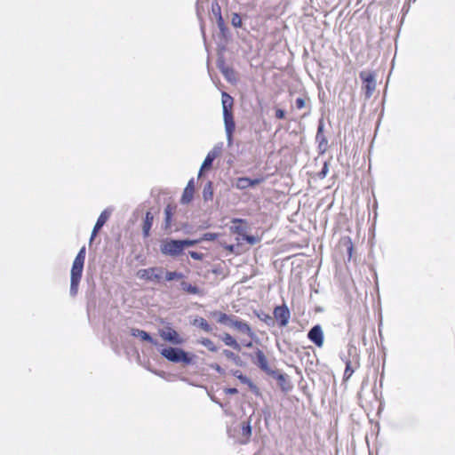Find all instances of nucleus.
Masks as SVG:
<instances>
[{
	"label": "nucleus",
	"mask_w": 455,
	"mask_h": 455,
	"mask_svg": "<svg viewBox=\"0 0 455 455\" xmlns=\"http://www.w3.org/2000/svg\"><path fill=\"white\" fill-rule=\"evenodd\" d=\"M192 324L202 329L203 331H204L205 332H208V333L212 332V326L203 317L198 316V317L195 318Z\"/></svg>",
	"instance_id": "31"
},
{
	"label": "nucleus",
	"mask_w": 455,
	"mask_h": 455,
	"mask_svg": "<svg viewBox=\"0 0 455 455\" xmlns=\"http://www.w3.org/2000/svg\"><path fill=\"white\" fill-rule=\"evenodd\" d=\"M307 339L316 347H322L324 342V334L320 324H315L307 332Z\"/></svg>",
	"instance_id": "15"
},
{
	"label": "nucleus",
	"mask_w": 455,
	"mask_h": 455,
	"mask_svg": "<svg viewBox=\"0 0 455 455\" xmlns=\"http://www.w3.org/2000/svg\"><path fill=\"white\" fill-rule=\"evenodd\" d=\"M305 106H306V100L304 98L299 97L296 99V100H295L296 108L302 109L305 108Z\"/></svg>",
	"instance_id": "49"
},
{
	"label": "nucleus",
	"mask_w": 455,
	"mask_h": 455,
	"mask_svg": "<svg viewBox=\"0 0 455 455\" xmlns=\"http://www.w3.org/2000/svg\"><path fill=\"white\" fill-rule=\"evenodd\" d=\"M323 131H324V121H323V118L321 117L319 120H318V125H317V132H316V134H322L323 133Z\"/></svg>",
	"instance_id": "51"
},
{
	"label": "nucleus",
	"mask_w": 455,
	"mask_h": 455,
	"mask_svg": "<svg viewBox=\"0 0 455 455\" xmlns=\"http://www.w3.org/2000/svg\"><path fill=\"white\" fill-rule=\"evenodd\" d=\"M231 25L235 28H240L243 26V20L239 13L233 12L231 19Z\"/></svg>",
	"instance_id": "38"
},
{
	"label": "nucleus",
	"mask_w": 455,
	"mask_h": 455,
	"mask_svg": "<svg viewBox=\"0 0 455 455\" xmlns=\"http://www.w3.org/2000/svg\"><path fill=\"white\" fill-rule=\"evenodd\" d=\"M224 393L226 395H236L238 393V389L236 387H225Z\"/></svg>",
	"instance_id": "53"
},
{
	"label": "nucleus",
	"mask_w": 455,
	"mask_h": 455,
	"mask_svg": "<svg viewBox=\"0 0 455 455\" xmlns=\"http://www.w3.org/2000/svg\"><path fill=\"white\" fill-rule=\"evenodd\" d=\"M220 236L219 233H204L199 238L200 242L204 241H215Z\"/></svg>",
	"instance_id": "40"
},
{
	"label": "nucleus",
	"mask_w": 455,
	"mask_h": 455,
	"mask_svg": "<svg viewBox=\"0 0 455 455\" xmlns=\"http://www.w3.org/2000/svg\"><path fill=\"white\" fill-rule=\"evenodd\" d=\"M222 147H223L222 142L218 143L212 148V150H210L207 153L204 160L203 161V163L201 164V168L198 172V178L201 177L203 170L212 169L214 160L219 156V155L220 154V152L222 150Z\"/></svg>",
	"instance_id": "10"
},
{
	"label": "nucleus",
	"mask_w": 455,
	"mask_h": 455,
	"mask_svg": "<svg viewBox=\"0 0 455 455\" xmlns=\"http://www.w3.org/2000/svg\"><path fill=\"white\" fill-rule=\"evenodd\" d=\"M203 199L208 202L213 197V182L209 180L206 182L203 188Z\"/></svg>",
	"instance_id": "32"
},
{
	"label": "nucleus",
	"mask_w": 455,
	"mask_h": 455,
	"mask_svg": "<svg viewBox=\"0 0 455 455\" xmlns=\"http://www.w3.org/2000/svg\"><path fill=\"white\" fill-rule=\"evenodd\" d=\"M180 242H181L183 251H185V249L187 247H192V246H195V245H196V244L201 243L200 242V238H196V239H190V238L180 239Z\"/></svg>",
	"instance_id": "37"
},
{
	"label": "nucleus",
	"mask_w": 455,
	"mask_h": 455,
	"mask_svg": "<svg viewBox=\"0 0 455 455\" xmlns=\"http://www.w3.org/2000/svg\"><path fill=\"white\" fill-rule=\"evenodd\" d=\"M340 245L346 248L347 259L350 260L354 251V244L349 236H344L340 239Z\"/></svg>",
	"instance_id": "30"
},
{
	"label": "nucleus",
	"mask_w": 455,
	"mask_h": 455,
	"mask_svg": "<svg viewBox=\"0 0 455 455\" xmlns=\"http://www.w3.org/2000/svg\"><path fill=\"white\" fill-rule=\"evenodd\" d=\"M359 77L363 82V90L365 100L371 99L376 89V74L374 71H361Z\"/></svg>",
	"instance_id": "5"
},
{
	"label": "nucleus",
	"mask_w": 455,
	"mask_h": 455,
	"mask_svg": "<svg viewBox=\"0 0 455 455\" xmlns=\"http://www.w3.org/2000/svg\"><path fill=\"white\" fill-rule=\"evenodd\" d=\"M218 28L220 30L219 37L223 41L222 43H220V44H225L227 47V44L229 43V41L232 39V35L229 31V28L226 25V22L223 19V17H220L218 20H216Z\"/></svg>",
	"instance_id": "17"
},
{
	"label": "nucleus",
	"mask_w": 455,
	"mask_h": 455,
	"mask_svg": "<svg viewBox=\"0 0 455 455\" xmlns=\"http://www.w3.org/2000/svg\"><path fill=\"white\" fill-rule=\"evenodd\" d=\"M273 318L279 327L283 328L288 325L291 318V311L288 306L283 303V305H277L273 310Z\"/></svg>",
	"instance_id": "8"
},
{
	"label": "nucleus",
	"mask_w": 455,
	"mask_h": 455,
	"mask_svg": "<svg viewBox=\"0 0 455 455\" xmlns=\"http://www.w3.org/2000/svg\"><path fill=\"white\" fill-rule=\"evenodd\" d=\"M224 248L230 252H234L235 246V244H226L224 245Z\"/></svg>",
	"instance_id": "59"
},
{
	"label": "nucleus",
	"mask_w": 455,
	"mask_h": 455,
	"mask_svg": "<svg viewBox=\"0 0 455 455\" xmlns=\"http://www.w3.org/2000/svg\"><path fill=\"white\" fill-rule=\"evenodd\" d=\"M242 435L246 438L245 441L241 442L242 444H246L251 435H252V427H251V416L246 421L242 423Z\"/></svg>",
	"instance_id": "26"
},
{
	"label": "nucleus",
	"mask_w": 455,
	"mask_h": 455,
	"mask_svg": "<svg viewBox=\"0 0 455 455\" xmlns=\"http://www.w3.org/2000/svg\"><path fill=\"white\" fill-rule=\"evenodd\" d=\"M242 237L247 243L251 245H254L259 242V238L253 235H248L245 233Z\"/></svg>",
	"instance_id": "41"
},
{
	"label": "nucleus",
	"mask_w": 455,
	"mask_h": 455,
	"mask_svg": "<svg viewBox=\"0 0 455 455\" xmlns=\"http://www.w3.org/2000/svg\"><path fill=\"white\" fill-rule=\"evenodd\" d=\"M159 335L164 341L174 346H180L185 342V339L170 324L164 329L159 330Z\"/></svg>",
	"instance_id": "9"
},
{
	"label": "nucleus",
	"mask_w": 455,
	"mask_h": 455,
	"mask_svg": "<svg viewBox=\"0 0 455 455\" xmlns=\"http://www.w3.org/2000/svg\"><path fill=\"white\" fill-rule=\"evenodd\" d=\"M211 315L216 319V321L223 325H229V322L233 315H228L219 310L211 312Z\"/></svg>",
	"instance_id": "27"
},
{
	"label": "nucleus",
	"mask_w": 455,
	"mask_h": 455,
	"mask_svg": "<svg viewBox=\"0 0 455 455\" xmlns=\"http://www.w3.org/2000/svg\"><path fill=\"white\" fill-rule=\"evenodd\" d=\"M200 30H201V33H202V36H203V38L204 40L205 41V30H204V25L203 22H201V25H200Z\"/></svg>",
	"instance_id": "60"
},
{
	"label": "nucleus",
	"mask_w": 455,
	"mask_h": 455,
	"mask_svg": "<svg viewBox=\"0 0 455 455\" xmlns=\"http://www.w3.org/2000/svg\"><path fill=\"white\" fill-rule=\"evenodd\" d=\"M326 140H327V138L324 136V134H323V133H322V134H316V135H315V141H316V142H322V143H323V141H326Z\"/></svg>",
	"instance_id": "55"
},
{
	"label": "nucleus",
	"mask_w": 455,
	"mask_h": 455,
	"mask_svg": "<svg viewBox=\"0 0 455 455\" xmlns=\"http://www.w3.org/2000/svg\"><path fill=\"white\" fill-rule=\"evenodd\" d=\"M230 222L233 224L230 227L231 233L242 236L246 233L247 220L245 219L233 218Z\"/></svg>",
	"instance_id": "18"
},
{
	"label": "nucleus",
	"mask_w": 455,
	"mask_h": 455,
	"mask_svg": "<svg viewBox=\"0 0 455 455\" xmlns=\"http://www.w3.org/2000/svg\"><path fill=\"white\" fill-rule=\"evenodd\" d=\"M181 230L185 235H192L194 233L193 227L188 222H182L175 228V232Z\"/></svg>",
	"instance_id": "36"
},
{
	"label": "nucleus",
	"mask_w": 455,
	"mask_h": 455,
	"mask_svg": "<svg viewBox=\"0 0 455 455\" xmlns=\"http://www.w3.org/2000/svg\"><path fill=\"white\" fill-rule=\"evenodd\" d=\"M194 188H195V180L194 178H191L186 188L183 190V193L180 197V204H188L193 200L194 196Z\"/></svg>",
	"instance_id": "19"
},
{
	"label": "nucleus",
	"mask_w": 455,
	"mask_h": 455,
	"mask_svg": "<svg viewBox=\"0 0 455 455\" xmlns=\"http://www.w3.org/2000/svg\"><path fill=\"white\" fill-rule=\"evenodd\" d=\"M258 454H259V452H256V453H254L253 455H258Z\"/></svg>",
	"instance_id": "63"
},
{
	"label": "nucleus",
	"mask_w": 455,
	"mask_h": 455,
	"mask_svg": "<svg viewBox=\"0 0 455 455\" xmlns=\"http://www.w3.org/2000/svg\"><path fill=\"white\" fill-rule=\"evenodd\" d=\"M328 172H329V162L328 161H324L323 164V167H322V170L317 173V177L320 180H323V179H324L327 176Z\"/></svg>",
	"instance_id": "42"
},
{
	"label": "nucleus",
	"mask_w": 455,
	"mask_h": 455,
	"mask_svg": "<svg viewBox=\"0 0 455 455\" xmlns=\"http://www.w3.org/2000/svg\"><path fill=\"white\" fill-rule=\"evenodd\" d=\"M340 358L346 364V368H345V371H344V375H343V379L346 381L351 378V376L355 372V368L352 366V362L349 358H347L342 355H340Z\"/></svg>",
	"instance_id": "28"
},
{
	"label": "nucleus",
	"mask_w": 455,
	"mask_h": 455,
	"mask_svg": "<svg viewBox=\"0 0 455 455\" xmlns=\"http://www.w3.org/2000/svg\"><path fill=\"white\" fill-rule=\"evenodd\" d=\"M242 345H243V347H247V348H251V347H253L252 340H249V341H247V340H243V341L241 342V346H242Z\"/></svg>",
	"instance_id": "57"
},
{
	"label": "nucleus",
	"mask_w": 455,
	"mask_h": 455,
	"mask_svg": "<svg viewBox=\"0 0 455 455\" xmlns=\"http://www.w3.org/2000/svg\"><path fill=\"white\" fill-rule=\"evenodd\" d=\"M85 256L86 248L85 246H82L75 257V259L73 260L70 270L69 295L71 297H76L78 293L79 284L82 279L84 267Z\"/></svg>",
	"instance_id": "3"
},
{
	"label": "nucleus",
	"mask_w": 455,
	"mask_h": 455,
	"mask_svg": "<svg viewBox=\"0 0 455 455\" xmlns=\"http://www.w3.org/2000/svg\"><path fill=\"white\" fill-rule=\"evenodd\" d=\"M219 338L224 342L226 346L232 347L237 352L241 351V344L238 343L231 334L225 332L223 335H220Z\"/></svg>",
	"instance_id": "23"
},
{
	"label": "nucleus",
	"mask_w": 455,
	"mask_h": 455,
	"mask_svg": "<svg viewBox=\"0 0 455 455\" xmlns=\"http://www.w3.org/2000/svg\"><path fill=\"white\" fill-rule=\"evenodd\" d=\"M267 375L277 380L278 386L283 392H289L291 390L292 386L285 373L279 370L272 369Z\"/></svg>",
	"instance_id": "14"
},
{
	"label": "nucleus",
	"mask_w": 455,
	"mask_h": 455,
	"mask_svg": "<svg viewBox=\"0 0 455 455\" xmlns=\"http://www.w3.org/2000/svg\"><path fill=\"white\" fill-rule=\"evenodd\" d=\"M347 354H348V356H357L358 357V361L360 360V356L359 355H357V349H356V347L352 345V344H349L348 345V347H347ZM360 366V363H358V367Z\"/></svg>",
	"instance_id": "44"
},
{
	"label": "nucleus",
	"mask_w": 455,
	"mask_h": 455,
	"mask_svg": "<svg viewBox=\"0 0 455 455\" xmlns=\"http://www.w3.org/2000/svg\"><path fill=\"white\" fill-rule=\"evenodd\" d=\"M275 116L277 118V119H284L285 116H286V111L283 108H276L275 109Z\"/></svg>",
	"instance_id": "50"
},
{
	"label": "nucleus",
	"mask_w": 455,
	"mask_h": 455,
	"mask_svg": "<svg viewBox=\"0 0 455 455\" xmlns=\"http://www.w3.org/2000/svg\"><path fill=\"white\" fill-rule=\"evenodd\" d=\"M193 259H196V260H203L204 258V254L202 253V252H198V251H188V253Z\"/></svg>",
	"instance_id": "45"
},
{
	"label": "nucleus",
	"mask_w": 455,
	"mask_h": 455,
	"mask_svg": "<svg viewBox=\"0 0 455 455\" xmlns=\"http://www.w3.org/2000/svg\"><path fill=\"white\" fill-rule=\"evenodd\" d=\"M383 379H384V369L382 370V372H381L380 378H379V384H380V386L382 385Z\"/></svg>",
	"instance_id": "61"
},
{
	"label": "nucleus",
	"mask_w": 455,
	"mask_h": 455,
	"mask_svg": "<svg viewBox=\"0 0 455 455\" xmlns=\"http://www.w3.org/2000/svg\"><path fill=\"white\" fill-rule=\"evenodd\" d=\"M174 272V280H181L185 277V275L182 272L180 271H173Z\"/></svg>",
	"instance_id": "56"
},
{
	"label": "nucleus",
	"mask_w": 455,
	"mask_h": 455,
	"mask_svg": "<svg viewBox=\"0 0 455 455\" xmlns=\"http://www.w3.org/2000/svg\"><path fill=\"white\" fill-rule=\"evenodd\" d=\"M174 210H175V207L170 204H167L164 208V223L162 226V228L164 231H168L172 227Z\"/></svg>",
	"instance_id": "22"
},
{
	"label": "nucleus",
	"mask_w": 455,
	"mask_h": 455,
	"mask_svg": "<svg viewBox=\"0 0 455 455\" xmlns=\"http://www.w3.org/2000/svg\"><path fill=\"white\" fill-rule=\"evenodd\" d=\"M197 342L202 346L205 347L211 352H217L219 349L218 347L215 346L212 340L210 339L209 338H201L200 339H198Z\"/></svg>",
	"instance_id": "34"
},
{
	"label": "nucleus",
	"mask_w": 455,
	"mask_h": 455,
	"mask_svg": "<svg viewBox=\"0 0 455 455\" xmlns=\"http://www.w3.org/2000/svg\"><path fill=\"white\" fill-rule=\"evenodd\" d=\"M111 212H112V211L110 209H108V208L105 209L104 211H102L100 212V214L98 217V219H97V220H96V222H95V224L93 226V228L92 230L91 236H90V239H89V243L90 244L95 239V237L97 236L99 231L103 228V226L108 220V219L110 218Z\"/></svg>",
	"instance_id": "12"
},
{
	"label": "nucleus",
	"mask_w": 455,
	"mask_h": 455,
	"mask_svg": "<svg viewBox=\"0 0 455 455\" xmlns=\"http://www.w3.org/2000/svg\"><path fill=\"white\" fill-rule=\"evenodd\" d=\"M248 387L250 388V390L257 396L260 395V390L259 388L257 387V385L252 381L251 380V382L247 385Z\"/></svg>",
	"instance_id": "48"
},
{
	"label": "nucleus",
	"mask_w": 455,
	"mask_h": 455,
	"mask_svg": "<svg viewBox=\"0 0 455 455\" xmlns=\"http://www.w3.org/2000/svg\"><path fill=\"white\" fill-rule=\"evenodd\" d=\"M210 399L215 403L216 404H218L220 407L223 408L224 405L223 403L217 398L215 397L214 395H210Z\"/></svg>",
	"instance_id": "58"
},
{
	"label": "nucleus",
	"mask_w": 455,
	"mask_h": 455,
	"mask_svg": "<svg viewBox=\"0 0 455 455\" xmlns=\"http://www.w3.org/2000/svg\"><path fill=\"white\" fill-rule=\"evenodd\" d=\"M317 144H318V146H317L318 155L319 156L324 155L327 151L328 140L323 141V143L317 142Z\"/></svg>",
	"instance_id": "43"
},
{
	"label": "nucleus",
	"mask_w": 455,
	"mask_h": 455,
	"mask_svg": "<svg viewBox=\"0 0 455 455\" xmlns=\"http://www.w3.org/2000/svg\"><path fill=\"white\" fill-rule=\"evenodd\" d=\"M211 271L212 274L219 275L223 273V267L220 264H219L214 266Z\"/></svg>",
	"instance_id": "52"
},
{
	"label": "nucleus",
	"mask_w": 455,
	"mask_h": 455,
	"mask_svg": "<svg viewBox=\"0 0 455 455\" xmlns=\"http://www.w3.org/2000/svg\"><path fill=\"white\" fill-rule=\"evenodd\" d=\"M210 227L209 224H203L199 227V229H205V228H208Z\"/></svg>",
	"instance_id": "62"
},
{
	"label": "nucleus",
	"mask_w": 455,
	"mask_h": 455,
	"mask_svg": "<svg viewBox=\"0 0 455 455\" xmlns=\"http://www.w3.org/2000/svg\"><path fill=\"white\" fill-rule=\"evenodd\" d=\"M231 374L236 378L242 384L248 385L251 382V379L244 375L241 371L239 370H232Z\"/></svg>",
	"instance_id": "35"
},
{
	"label": "nucleus",
	"mask_w": 455,
	"mask_h": 455,
	"mask_svg": "<svg viewBox=\"0 0 455 455\" xmlns=\"http://www.w3.org/2000/svg\"><path fill=\"white\" fill-rule=\"evenodd\" d=\"M130 334L131 336L139 338L141 341L148 342L156 347H163V344H161L156 339L153 338L149 332L144 330L131 328Z\"/></svg>",
	"instance_id": "16"
},
{
	"label": "nucleus",
	"mask_w": 455,
	"mask_h": 455,
	"mask_svg": "<svg viewBox=\"0 0 455 455\" xmlns=\"http://www.w3.org/2000/svg\"><path fill=\"white\" fill-rule=\"evenodd\" d=\"M163 273L164 268L162 267H151L140 269L137 272V276L139 279L145 280L147 282L160 283Z\"/></svg>",
	"instance_id": "7"
},
{
	"label": "nucleus",
	"mask_w": 455,
	"mask_h": 455,
	"mask_svg": "<svg viewBox=\"0 0 455 455\" xmlns=\"http://www.w3.org/2000/svg\"><path fill=\"white\" fill-rule=\"evenodd\" d=\"M228 326H232L238 330L239 331H241L242 333L248 335L252 340L256 341L257 343L259 342V337L254 333L251 326L246 322L238 319L236 316H232Z\"/></svg>",
	"instance_id": "11"
},
{
	"label": "nucleus",
	"mask_w": 455,
	"mask_h": 455,
	"mask_svg": "<svg viewBox=\"0 0 455 455\" xmlns=\"http://www.w3.org/2000/svg\"><path fill=\"white\" fill-rule=\"evenodd\" d=\"M253 314L258 317L259 320L266 323L268 327H274L275 321L269 314L263 310H254Z\"/></svg>",
	"instance_id": "25"
},
{
	"label": "nucleus",
	"mask_w": 455,
	"mask_h": 455,
	"mask_svg": "<svg viewBox=\"0 0 455 455\" xmlns=\"http://www.w3.org/2000/svg\"><path fill=\"white\" fill-rule=\"evenodd\" d=\"M261 413L264 417V420L266 422V424H267L268 422V419L271 418V411L269 409L268 406H265L262 410H261Z\"/></svg>",
	"instance_id": "47"
},
{
	"label": "nucleus",
	"mask_w": 455,
	"mask_h": 455,
	"mask_svg": "<svg viewBox=\"0 0 455 455\" xmlns=\"http://www.w3.org/2000/svg\"><path fill=\"white\" fill-rule=\"evenodd\" d=\"M180 289L183 291L187 292L188 294L198 295V296H203L204 294V291L202 289H200L198 286L189 283L186 281L180 282Z\"/></svg>",
	"instance_id": "24"
},
{
	"label": "nucleus",
	"mask_w": 455,
	"mask_h": 455,
	"mask_svg": "<svg viewBox=\"0 0 455 455\" xmlns=\"http://www.w3.org/2000/svg\"><path fill=\"white\" fill-rule=\"evenodd\" d=\"M226 50L227 47L225 46V44H218L216 66L220 73L222 72V70L227 69L228 68V66H227L226 64V59L224 56V52Z\"/></svg>",
	"instance_id": "21"
},
{
	"label": "nucleus",
	"mask_w": 455,
	"mask_h": 455,
	"mask_svg": "<svg viewBox=\"0 0 455 455\" xmlns=\"http://www.w3.org/2000/svg\"><path fill=\"white\" fill-rule=\"evenodd\" d=\"M212 12L215 16L216 20H218L220 17H222L221 8L217 1L212 3Z\"/></svg>",
	"instance_id": "39"
},
{
	"label": "nucleus",
	"mask_w": 455,
	"mask_h": 455,
	"mask_svg": "<svg viewBox=\"0 0 455 455\" xmlns=\"http://www.w3.org/2000/svg\"><path fill=\"white\" fill-rule=\"evenodd\" d=\"M164 277H165V281H167V282L174 281V272L173 271H166Z\"/></svg>",
	"instance_id": "54"
},
{
	"label": "nucleus",
	"mask_w": 455,
	"mask_h": 455,
	"mask_svg": "<svg viewBox=\"0 0 455 455\" xmlns=\"http://www.w3.org/2000/svg\"><path fill=\"white\" fill-rule=\"evenodd\" d=\"M221 74L228 83L235 84L237 82L235 70L231 67H228L227 69L222 70Z\"/></svg>",
	"instance_id": "33"
},
{
	"label": "nucleus",
	"mask_w": 455,
	"mask_h": 455,
	"mask_svg": "<svg viewBox=\"0 0 455 455\" xmlns=\"http://www.w3.org/2000/svg\"><path fill=\"white\" fill-rule=\"evenodd\" d=\"M163 255L176 258L184 253L180 239L166 238L160 245Z\"/></svg>",
	"instance_id": "4"
},
{
	"label": "nucleus",
	"mask_w": 455,
	"mask_h": 455,
	"mask_svg": "<svg viewBox=\"0 0 455 455\" xmlns=\"http://www.w3.org/2000/svg\"><path fill=\"white\" fill-rule=\"evenodd\" d=\"M154 221V215L150 211L146 212L142 223V236L148 238L150 235V230Z\"/></svg>",
	"instance_id": "20"
},
{
	"label": "nucleus",
	"mask_w": 455,
	"mask_h": 455,
	"mask_svg": "<svg viewBox=\"0 0 455 455\" xmlns=\"http://www.w3.org/2000/svg\"><path fill=\"white\" fill-rule=\"evenodd\" d=\"M209 366L212 370H214L220 375H224L226 373L225 370L217 363H211Z\"/></svg>",
	"instance_id": "46"
},
{
	"label": "nucleus",
	"mask_w": 455,
	"mask_h": 455,
	"mask_svg": "<svg viewBox=\"0 0 455 455\" xmlns=\"http://www.w3.org/2000/svg\"><path fill=\"white\" fill-rule=\"evenodd\" d=\"M160 355L168 362L172 363H182L184 365H194L196 363L197 356L180 347H158Z\"/></svg>",
	"instance_id": "1"
},
{
	"label": "nucleus",
	"mask_w": 455,
	"mask_h": 455,
	"mask_svg": "<svg viewBox=\"0 0 455 455\" xmlns=\"http://www.w3.org/2000/svg\"><path fill=\"white\" fill-rule=\"evenodd\" d=\"M265 181L264 177L250 178V177H238L235 180V187L239 190H244L250 188H253L257 185L261 184Z\"/></svg>",
	"instance_id": "13"
},
{
	"label": "nucleus",
	"mask_w": 455,
	"mask_h": 455,
	"mask_svg": "<svg viewBox=\"0 0 455 455\" xmlns=\"http://www.w3.org/2000/svg\"><path fill=\"white\" fill-rule=\"evenodd\" d=\"M243 355L250 358L251 363L262 371H264L267 375L272 370L268 364L267 356L259 348H256L252 353L243 352Z\"/></svg>",
	"instance_id": "6"
},
{
	"label": "nucleus",
	"mask_w": 455,
	"mask_h": 455,
	"mask_svg": "<svg viewBox=\"0 0 455 455\" xmlns=\"http://www.w3.org/2000/svg\"><path fill=\"white\" fill-rule=\"evenodd\" d=\"M221 106L225 132L228 146L233 143V135L235 130V123L233 114L234 99L226 92H221Z\"/></svg>",
	"instance_id": "2"
},
{
	"label": "nucleus",
	"mask_w": 455,
	"mask_h": 455,
	"mask_svg": "<svg viewBox=\"0 0 455 455\" xmlns=\"http://www.w3.org/2000/svg\"><path fill=\"white\" fill-rule=\"evenodd\" d=\"M222 354L228 358L230 359L236 366L243 367L245 366V363L241 359V357L235 355L234 352L228 349H224Z\"/></svg>",
	"instance_id": "29"
}]
</instances>
